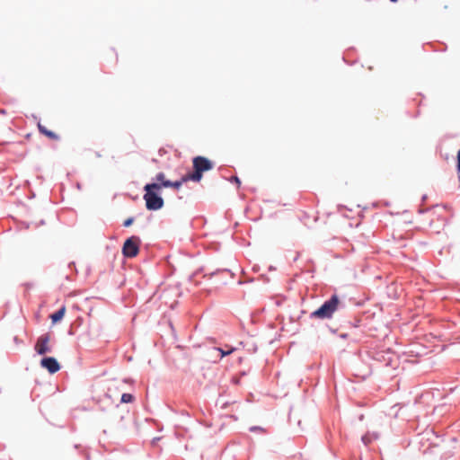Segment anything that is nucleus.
<instances>
[{
	"instance_id": "4",
	"label": "nucleus",
	"mask_w": 460,
	"mask_h": 460,
	"mask_svg": "<svg viewBox=\"0 0 460 460\" xmlns=\"http://www.w3.org/2000/svg\"><path fill=\"white\" fill-rule=\"evenodd\" d=\"M153 180L156 181V182L162 189L172 188L175 190H179L182 186V184L185 183L182 176L177 181H171L165 178V174L163 172L156 173Z\"/></svg>"
},
{
	"instance_id": "31",
	"label": "nucleus",
	"mask_w": 460,
	"mask_h": 460,
	"mask_svg": "<svg viewBox=\"0 0 460 460\" xmlns=\"http://www.w3.org/2000/svg\"><path fill=\"white\" fill-rule=\"evenodd\" d=\"M13 341H14L16 343H17V342H19V340H18V338H17V337H14Z\"/></svg>"
},
{
	"instance_id": "35",
	"label": "nucleus",
	"mask_w": 460,
	"mask_h": 460,
	"mask_svg": "<svg viewBox=\"0 0 460 460\" xmlns=\"http://www.w3.org/2000/svg\"><path fill=\"white\" fill-rule=\"evenodd\" d=\"M0 113H5L4 110H0Z\"/></svg>"
},
{
	"instance_id": "10",
	"label": "nucleus",
	"mask_w": 460,
	"mask_h": 460,
	"mask_svg": "<svg viewBox=\"0 0 460 460\" xmlns=\"http://www.w3.org/2000/svg\"><path fill=\"white\" fill-rule=\"evenodd\" d=\"M66 314V306L63 305L59 309H58L56 312H54L52 314H50V319L53 324H56L57 323L60 322Z\"/></svg>"
},
{
	"instance_id": "6",
	"label": "nucleus",
	"mask_w": 460,
	"mask_h": 460,
	"mask_svg": "<svg viewBox=\"0 0 460 460\" xmlns=\"http://www.w3.org/2000/svg\"><path fill=\"white\" fill-rule=\"evenodd\" d=\"M40 365L42 368L46 369L49 374L53 375L58 372L61 365L54 357L45 356L40 359Z\"/></svg>"
},
{
	"instance_id": "37",
	"label": "nucleus",
	"mask_w": 460,
	"mask_h": 460,
	"mask_svg": "<svg viewBox=\"0 0 460 460\" xmlns=\"http://www.w3.org/2000/svg\"><path fill=\"white\" fill-rule=\"evenodd\" d=\"M45 224V221L44 220H41L40 221V225H44Z\"/></svg>"
},
{
	"instance_id": "33",
	"label": "nucleus",
	"mask_w": 460,
	"mask_h": 460,
	"mask_svg": "<svg viewBox=\"0 0 460 460\" xmlns=\"http://www.w3.org/2000/svg\"><path fill=\"white\" fill-rule=\"evenodd\" d=\"M217 271H220V270H217V271L212 272V273H211V276L215 275Z\"/></svg>"
},
{
	"instance_id": "34",
	"label": "nucleus",
	"mask_w": 460,
	"mask_h": 460,
	"mask_svg": "<svg viewBox=\"0 0 460 460\" xmlns=\"http://www.w3.org/2000/svg\"><path fill=\"white\" fill-rule=\"evenodd\" d=\"M392 3H397L398 0H390Z\"/></svg>"
},
{
	"instance_id": "21",
	"label": "nucleus",
	"mask_w": 460,
	"mask_h": 460,
	"mask_svg": "<svg viewBox=\"0 0 460 460\" xmlns=\"http://www.w3.org/2000/svg\"><path fill=\"white\" fill-rule=\"evenodd\" d=\"M347 337H348V333H341L340 334V338H341V339H347Z\"/></svg>"
},
{
	"instance_id": "15",
	"label": "nucleus",
	"mask_w": 460,
	"mask_h": 460,
	"mask_svg": "<svg viewBox=\"0 0 460 460\" xmlns=\"http://www.w3.org/2000/svg\"><path fill=\"white\" fill-rule=\"evenodd\" d=\"M361 440L365 445H367L372 441V438L368 436V434H365L362 436Z\"/></svg>"
},
{
	"instance_id": "13",
	"label": "nucleus",
	"mask_w": 460,
	"mask_h": 460,
	"mask_svg": "<svg viewBox=\"0 0 460 460\" xmlns=\"http://www.w3.org/2000/svg\"><path fill=\"white\" fill-rule=\"evenodd\" d=\"M134 221H135V217H128L127 219L124 220L122 226L124 227H129V226H132Z\"/></svg>"
},
{
	"instance_id": "3",
	"label": "nucleus",
	"mask_w": 460,
	"mask_h": 460,
	"mask_svg": "<svg viewBox=\"0 0 460 460\" xmlns=\"http://www.w3.org/2000/svg\"><path fill=\"white\" fill-rule=\"evenodd\" d=\"M141 239L137 235L128 237L122 245L121 252L125 258L131 259L136 257L140 250Z\"/></svg>"
},
{
	"instance_id": "24",
	"label": "nucleus",
	"mask_w": 460,
	"mask_h": 460,
	"mask_svg": "<svg viewBox=\"0 0 460 460\" xmlns=\"http://www.w3.org/2000/svg\"><path fill=\"white\" fill-rule=\"evenodd\" d=\"M426 199H427V195H423V196L421 197V200H422V201H425Z\"/></svg>"
},
{
	"instance_id": "20",
	"label": "nucleus",
	"mask_w": 460,
	"mask_h": 460,
	"mask_svg": "<svg viewBox=\"0 0 460 460\" xmlns=\"http://www.w3.org/2000/svg\"><path fill=\"white\" fill-rule=\"evenodd\" d=\"M84 459L85 460H91V456H90V454L89 453H84Z\"/></svg>"
},
{
	"instance_id": "36",
	"label": "nucleus",
	"mask_w": 460,
	"mask_h": 460,
	"mask_svg": "<svg viewBox=\"0 0 460 460\" xmlns=\"http://www.w3.org/2000/svg\"><path fill=\"white\" fill-rule=\"evenodd\" d=\"M363 418H364V416H363V415H360V416H359V420H363Z\"/></svg>"
},
{
	"instance_id": "29",
	"label": "nucleus",
	"mask_w": 460,
	"mask_h": 460,
	"mask_svg": "<svg viewBox=\"0 0 460 460\" xmlns=\"http://www.w3.org/2000/svg\"><path fill=\"white\" fill-rule=\"evenodd\" d=\"M269 270H276V268H275V267H273V266H270Z\"/></svg>"
},
{
	"instance_id": "23",
	"label": "nucleus",
	"mask_w": 460,
	"mask_h": 460,
	"mask_svg": "<svg viewBox=\"0 0 460 460\" xmlns=\"http://www.w3.org/2000/svg\"><path fill=\"white\" fill-rule=\"evenodd\" d=\"M427 210H428V209H422V208H420V209L419 210V212H420V214H424Z\"/></svg>"
},
{
	"instance_id": "25",
	"label": "nucleus",
	"mask_w": 460,
	"mask_h": 460,
	"mask_svg": "<svg viewBox=\"0 0 460 460\" xmlns=\"http://www.w3.org/2000/svg\"><path fill=\"white\" fill-rule=\"evenodd\" d=\"M261 278H263L266 282L269 281V279L266 276L262 275Z\"/></svg>"
},
{
	"instance_id": "32",
	"label": "nucleus",
	"mask_w": 460,
	"mask_h": 460,
	"mask_svg": "<svg viewBox=\"0 0 460 460\" xmlns=\"http://www.w3.org/2000/svg\"><path fill=\"white\" fill-rule=\"evenodd\" d=\"M297 259H298V254L295 256L293 261H296Z\"/></svg>"
},
{
	"instance_id": "11",
	"label": "nucleus",
	"mask_w": 460,
	"mask_h": 460,
	"mask_svg": "<svg viewBox=\"0 0 460 460\" xmlns=\"http://www.w3.org/2000/svg\"><path fill=\"white\" fill-rule=\"evenodd\" d=\"M349 326L353 329H360V331H364L366 324L363 323V320L358 317H354L353 320L348 322Z\"/></svg>"
},
{
	"instance_id": "30",
	"label": "nucleus",
	"mask_w": 460,
	"mask_h": 460,
	"mask_svg": "<svg viewBox=\"0 0 460 460\" xmlns=\"http://www.w3.org/2000/svg\"><path fill=\"white\" fill-rule=\"evenodd\" d=\"M196 274H197V272H195L192 275H190V279H192L195 277Z\"/></svg>"
},
{
	"instance_id": "26",
	"label": "nucleus",
	"mask_w": 460,
	"mask_h": 460,
	"mask_svg": "<svg viewBox=\"0 0 460 460\" xmlns=\"http://www.w3.org/2000/svg\"><path fill=\"white\" fill-rule=\"evenodd\" d=\"M245 375H246V372H245V371H242V372L240 373V376H244Z\"/></svg>"
},
{
	"instance_id": "17",
	"label": "nucleus",
	"mask_w": 460,
	"mask_h": 460,
	"mask_svg": "<svg viewBox=\"0 0 460 460\" xmlns=\"http://www.w3.org/2000/svg\"><path fill=\"white\" fill-rule=\"evenodd\" d=\"M218 350L220 351L221 353V358L225 357V356H227L231 353V351H225L224 349H218Z\"/></svg>"
},
{
	"instance_id": "9",
	"label": "nucleus",
	"mask_w": 460,
	"mask_h": 460,
	"mask_svg": "<svg viewBox=\"0 0 460 460\" xmlns=\"http://www.w3.org/2000/svg\"><path fill=\"white\" fill-rule=\"evenodd\" d=\"M182 177L185 182L189 181L199 182L203 177V172L200 170L193 169V172H187L186 174L182 175Z\"/></svg>"
},
{
	"instance_id": "22",
	"label": "nucleus",
	"mask_w": 460,
	"mask_h": 460,
	"mask_svg": "<svg viewBox=\"0 0 460 460\" xmlns=\"http://www.w3.org/2000/svg\"><path fill=\"white\" fill-rule=\"evenodd\" d=\"M160 439V438H155L152 441L153 444L157 443V441Z\"/></svg>"
},
{
	"instance_id": "7",
	"label": "nucleus",
	"mask_w": 460,
	"mask_h": 460,
	"mask_svg": "<svg viewBox=\"0 0 460 460\" xmlns=\"http://www.w3.org/2000/svg\"><path fill=\"white\" fill-rule=\"evenodd\" d=\"M192 167L193 169L202 171V172L204 173L205 172L212 170L214 167V164L208 158L198 155L192 159Z\"/></svg>"
},
{
	"instance_id": "14",
	"label": "nucleus",
	"mask_w": 460,
	"mask_h": 460,
	"mask_svg": "<svg viewBox=\"0 0 460 460\" xmlns=\"http://www.w3.org/2000/svg\"><path fill=\"white\" fill-rule=\"evenodd\" d=\"M229 181L232 182V183H234L237 185V187H240L241 185V180L238 176L234 175V176H232L230 179H229Z\"/></svg>"
},
{
	"instance_id": "12",
	"label": "nucleus",
	"mask_w": 460,
	"mask_h": 460,
	"mask_svg": "<svg viewBox=\"0 0 460 460\" xmlns=\"http://www.w3.org/2000/svg\"><path fill=\"white\" fill-rule=\"evenodd\" d=\"M135 401V396L129 393H124L120 398V403H131Z\"/></svg>"
},
{
	"instance_id": "1",
	"label": "nucleus",
	"mask_w": 460,
	"mask_h": 460,
	"mask_svg": "<svg viewBox=\"0 0 460 460\" xmlns=\"http://www.w3.org/2000/svg\"><path fill=\"white\" fill-rule=\"evenodd\" d=\"M143 199L146 203V208L149 211H157L164 208V199L162 197V188L156 181L147 182L145 184Z\"/></svg>"
},
{
	"instance_id": "16",
	"label": "nucleus",
	"mask_w": 460,
	"mask_h": 460,
	"mask_svg": "<svg viewBox=\"0 0 460 460\" xmlns=\"http://www.w3.org/2000/svg\"><path fill=\"white\" fill-rule=\"evenodd\" d=\"M251 432L264 431V429L261 426H252L249 428Z\"/></svg>"
},
{
	"instance_id": "39",
	"label": "nucleus",
	"mask_w": 460,
	"mask_h": 460,
	"mask_svg": "<svg viewBox=\"0 0 460 460\" xmlns=\"http://www.w3.org/2000/svg\"><path fill=\"white\" fill-rule=\"evenodd\" d=\"M80 446L79 445H75V448H78Z\"/></svg>"
},
{
	"instance_id": "18",
	"label": "nucleus",
	"mask_w": 460,
	"mask_h": 460,
	"mask_svg": "<svg viewBox=\"0 0 460 460\" xmlns=\"http://www.w3.org/2000/svg\"><path fill=\"white\" fill-rule=\"evenodd\" d=\"M68 268L69 269L73 268L75 270V271L77 272L76 268H75V263L74 261H71L68 263Z\"/></svg>"
},
{
	"instance_id": "27",
	"label": "nucleus",
	"mask_w": 460,
	"mask_h": 460,
	"mask_svg": "<svg viewBox=\"0 0 460 460\" xmlns=\"http://www.w3.org/2000/svg\"><path fill=\"white\" fill-rule=\"evenodd\" d=\"M330 331L332 332V333H335L337 332L336 329H332V328H330Z\"/></svg>"
},
{
	"instance_id": "8",
	"label": "nucleus",
	"mask_w": 460,
	"mask_h": 460,
	"mask_svg": "<svg viewBox=\"0 0 460 460\" xmlns=\"http://www.w3.org/2000/svg\"><path fill=\"white\" fill-rule=\"evenodd\" d=\"M32 117L34 118V119L40 120L36 115H33ZM37 127H38V129L40 134L44 135L45 137H49V139L59 140V138H60L59 136L57 133H55L54 131L49 130L46 127L41 125L40 121H38Z\"/></svg>"
},
{
	"instance_id": "19",
	"label": "nucleus",
	"mask_w": 460,
	"mask_h": 460,
	"mask_svg": "<svg viewBox=\"0 0 460 460\" xmlns=\"http://www.w3.org/2000/svg\"><path fill=\"white\" fill-rule=\"evenodd\" d=\"M240 380H241V376H239V377H234L233 382H234V384H235V385H239V384H240Z\"/></svg>"
},
{
	"instance_id": "28",
	"label": "nucleus",
	"mask_w": 460,
	"mask_h": 460,
	"mask_svg": "<svg viewBox=\"0 0 460 460\" xmlns=\"http://www.w3.org/2000/svg\"><path fill=\"white\" fill-rule=\"evenodd\" d=\"M95 155H96V157H101L102 156L99 152H95Z\"/></svg>"
},
{
	"instance_id": "5",
	"label": "nucleus",
	"mask_w": 460,
	"mask_h": 460,
	"mask_svg": "<svg viewBox=\"0 0 460 460\" xmlns=\"http://www.w3.org/2000/svg\"><path fill=\"white\" fill-rule=\"evenodd\" d=\"M49 333H44L38 338L34 345V349L38 355L43 356L52 351V348L49 345Z\"/></svg>"
},
{
	"instance_id": "38",
	"label": "nucleus",
	"mask_w": 460,
	"mask_h": 460,
	"mask_svg": "<svg viewBox=\"0 0 460 460\" xmlns=\"http://www.w3.org/2000/svg\"><path fill=\"white\" fill-rule=\"evenodd\" d=\"M238 283H239L240 285H242V284H243L244 282H243V281H242V280H239V282H238Z\"/></svg>"
},
{
	"instance_id": "2",
	"label": "nucleus",
	"mask_w": 460,
	"mask_h": 460,
	"mask_svg": "<svg viewBox=\"0 0 460 460\" xmlns=\"http://www.w3.org/2000/svg\"><path fill=\"white\" fill-rule=\"evenodd\" d=\"M344 307L339 296L334 293L325 300L316 310L313 311L309 317L311 319H331L334 313Z\"/></svg>"
}]
</instances>
